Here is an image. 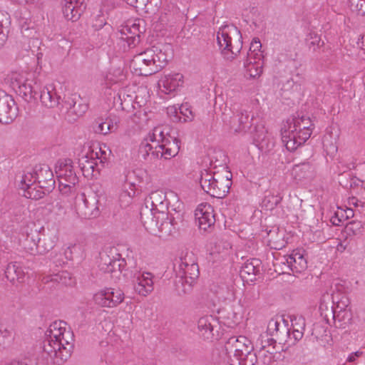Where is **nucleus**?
<instances>
[{
	"mask_svg": "<svg viewBox=\"0 0 365 365\" xmlns=\"http://www.w3.org/2000/svg\"><path fill=\"white\" fill-rule=\"evenodd\" d=\"M172 56L169 43H157L134 56L130 68L138 76H150L162 70Z\"/></svg>",
	"mask_w": 365,
	"mask_h": 365,
	"instance_id": "1",
	"label": "nucleus"
},
{
	"mask_svg": "<svg viewBox=\"0 0 365 365\" xmlns=\"http://www.w3.org/2000/svg\"><path fill=\"white\" fill-rule=\"evenodd\" d=\"M314 124L309 117L297 113L289 118L281 128L282 143L291 152L303 145L311 136Z\"/></svg>",
	"mask_w": 365,
	"mask_h": 365,
	"instance_id": "2",
	"label": "nucleus"
},
{
	"mask_svg": "<svg viewBox=\"0 0 365 365\" xmlns=\"http://www.w3.org/2000/svg\"><path fill=\"white\" fill-rule=\"evenodd\" d=\"M174 270L176 274L175 285L178 294L190 293L200 275L198 264L195 262L190 264L186 258H180L174 264Z\"/></svg>",
	"mask_w": 365,
	"mask_h": 365,
	"instance_id": "3",
	"label": "nucleus"
},
{
	"mask_svg": "<svg viewBox=\"0 0 365 365\" xmlns=\"http://www.w3.org/2000/svg\"><path fill=\"white\" fill-rule=\"evenodd\" d=\"M227 173V175L222 176L204 170L201 172L200 178L202 189L212 197L223 198L229 192L232 185V174Z\"/></svg>",
	"mask_w": 365,
	"mask_h": 365,
	"instance_id": "4",
	"label": "nucleus"
},
{
	"mask_svg": "<svg viewBox=\"0 0 365 365\" xmlns=\"http://www.w3.org/2000/svg\"><path fill=\"white\" fill-rule=\"evenodd\" d=\"M145 207L141 210L140 215L142 223L145 229L148 230L153 225H157L153 211L164 213L166 210L169 209V206L165 193L160 190L152 192L145 198Z\"/></svg>",
	"mask_w": 365,
	"mask_h": 365,
	"instance_id": "5",
	"label": "nucleus"
},
{
	"mask_svg": "<svg viewBox=\"0 0 365 365\" xmlns=\"http://www.w3.org/2000/svg\"><path fill=\"white\" fill-rule=\"evenodd\" d=\"M217 41L227 59L234 58L242 48V34L234 25L221 27L217 34Z\"/></svg>",
	"mask_w": 365,
	"mask_h": 365,
	"instance_id": "6",
	"label": "nucleus"
},
{
	"mask_svg": "<svg viewBox=\"0 0 365 365\" xmlns=\"http://www.w3.org/2000/svg\"><path fill=\"white\" fill-rule=\"evenodd\" d=\"M101 197V196L94 192H90L88 195L82 193L80 197L81 202L76 205L78 215L86 219L97 217L100 215Z\"/></svg>",
	"mask_w": 365,
	"mask_h": 365,
	"instance_id": "7",
	"label": "nucleus"
},
{
	"mask_svg": "<svg viewBox=\"0 0 365 365\" xmlns=\"http://www.w3.org/2000/svg\"><path fill=\"white\" fill-rule=\"evenodd\" d=\"M125 277L133 281L135 292L142 296H146L153 290V274L150 272L127 270Z\"/></svg>",
	"mask_w": 365,
	"mask_h": 365,
	"instance_id": "8",
	"label": "nucleus"
},
{
	"mask_svg": "<svg viewBox=\"0 0 365 365\" xmlns=\"http://www.w3.org/2000/svg\"><path fill=\"white\" fill-rule=\"evenodd\" d=\"M180 140L172 135L163 140L162 144L155 145V150L151 153V155L154 159H170L178 155L180 148Z\"/></svg>",
	"mask_w": 365,
	"mask_h": 365,
	"instance_id": "9",
	"label": "nucleus"
},
{
	"mask_svg": "<svg viewBox=\"0 0 365 365\" xmlns=\"http://www.w3.org/2000/svg\"><path fill=\"white\" fill-rule=\"evenodd\" d=\"M124 293L119 289L106 288L93 296L96 304L106 307H114L123 302Z\"/></svg>",
	"mask_w": 365,
	"mask_h": 365,
	"instance_id": "10",
	"label": "nucleus"
},
{
	"mask_svg": "<svg viewBox=\"0 0 365 365\" xmlns=\"http://www.w3.org/2000/svg\"><path fill=\"white\" fill-rule=\"evenodd\" d=\"M251 341L244 336H232L225 344V349L227 354H233L237 358H241L245 353L253 351Z\"/></svg>",
	"mask_w": 365,
	"mask_h": 365,
	"instance_id": "11",
	"label": "nucleus"
},
{
	"mask_svg": "<svg viewBox=\"0 0 365 365\" xmlns=\"http://www.w3.org/2000/svg\"><path fill=\"white\" fill-rule=\"evenodd\" d=\"M17 111L12 96L0 90V123L9 124L17 116Z\"/></svg>",
	"mask_w": 365,
	"mask_h": 365,
	"instance_id": "12",
	"label": "nucleus"
},
{
	"mask_svg": "<svg viewBox=\"0 0 365 365\" xmlns=\"http://www.w3.org/2000/svg\"><path fill=\"white\" fill-rule=\"evenodd\" d=\"M36 184L38 187L51 192L55 187V180L51 168L47 165H39L34 168Z\"/></svg>",
	"mask_w": 365,
	"mask_h": 365,
	"instance_id": "13",
	"label": "nucleus"
},
{
	"mask_svg": "<svg viewBox=\"0 0 365 365\" xmlns=\"http://www.w3.org/2000/svg\"><path fill=\"white\" fill-rule=\"evenodd\" d=\"M118 256V258H111L106 254L102 255L98 265L100 269L104 273L111 274L112 277H118L115 274H122L123 267H125L127 265V260L121 258L119 254Z\"/></svg>",
	"mask_w": 365,
	"mask_h": 365,
	"instance_id": "14",
	"label": "nucleus"
},
{
	"mask_svg": "<svg viewBox=\"0 0 365 365\" xmlns=\"http://www.w3.org/2000/svg\"><path fill=\"white\" fill-rule=\"evenodd\" d=\"M2 281L6 279L13 286L18 287L25 282L26 273L23 267L18 262H10L4 269Z\"/></svg>",
	"mask_w": 365,
	"mask_h": 365,
	"instance_id": "15",
	"label": "nucleus"
},
{
	"mask_svg": "<svg viewBox=\"0 0 365 365\" xmlns=\"http://www.w3.org/2000/svg\"><path fill=\"white\" fill-rule=\"evenodd\" d=\"M281 263L294 273H301L307 267V262L303 254L297 250H294L288 256H284Z\"/></svg>",
	"mask_w": 365,
	"mask_h": 365,
	"instance_id": "16",
	"label": "nucleus"
},
{
	"mask_svg": "<svg viewBox=\"0 0 365 365\" xmlns=\"http://www.w3.org/2000/svg\"><path fill=\"white\" fill-rule=\"evenodd\" d=\"M73 332L70 330H66V328H65V331H63V335L60 337L61 350L58 354L59 356L56 359V365L63 364L70 358L73 348ZM55 354H57L56 353Z\"/></svg>",
	"mask_w": 365,
	"mask_h": 365,
	"instance_id": "17",
	"label": "nucleus"
},
{
	"mask_svg": "<svg viewBox=\"0 0 365 365\" xmlns=\"http://www.w3.org/2000/svg\"><path fill=\"white\" fill-rule=\"evenodd\" d=\"M95 156L96 158H94L93 153H92L90 158L86 155L79 159L78 165L85 178H89L96 176L95 170H92L91 167L101 166L104 168V160H106V158L101 157L99 158L97 153H95Z\"/></svg>",
	"mask_w": 365,
	"mask_h": 365,
	"instance_id": "18",
	"label": "nucleus"
},
{
	"mask_svg": "<svg viewBox=\"0 0 365 365\" xmlns=\"http://www.w3.org/2000/svg\"><path fill=\"white\" fill-rule=\"evenodd\" d=\"M40 85L33 80H26L23 83H18V88L16 93L22 98L26 102L29 103L31 101H37L38 97V90Z\"/></svg>",
	"mask_w": 365,
	"mask_h": 365,
	"instance_id": "19",
	"label": "nucleus"
},
{
	"mask_svg": "<svg viewBox=\"0 0 365 365\" xmlns=\"http://www.w3.org/2000/svg\"><path fill=\"white\" fill-rule=\"evenodd\" d=\"M254 143L259 149L269 150L274 143L271 140L267 131L262 123H257L249 130Z\"/></svg>",
	"mask_w": 365,
	"mask_h": 365,
	"instance_id": "20",
	"label": "nucleus"
},
{
	"mask_svg": "<svg viewBox=\"0 0 365 365\" xmlns=\"http://www.w3.org/2000/svg\"><path fill=\"white\" fill-rule=\"evenodd\" d=\"M195 211V217L198 220V226L200 229L207 231L214 226L215 217L213 207L210 205H201Z\"/></svg>",
	"mask_w": 365,
	"mask_h": 365,
	"instance_id": "21",
	"label": "nucleus"
},
{
	"mask_svg": "<svg viewBox=\"0 0 365 365\" xmlns=\"http://www.w3.org/2000/svg\"><path fill=\"white\" fill-rule=\"evenodd\" d=\"M218 327L217 319L212 315H207L200 318L197 327L202 336L207 340H212L215 336V329Z\"/></svg>",
	"mask_w": 365,
	"mask_h": 365,
	"instance_id": "22",
	"label": "nucleus"
},
{
	"mask_svg": "<svg viewBox=\"0 0 365 365\" xmlns=\"http://www.w3.org/2000/svg\"><path fill=\"white\" fill-rule=\"evenodd\" d=\"M253 120L252 117L250 119V115L246 110L240 109L234 113L231 118V124L235 132H247L251 129V121Z\"/></svg>",
	"mask_w": 365,
	"mask_h": 365,
	"instance_id": "23",
	"label": "nucleus"
},
{
	"mask_svg": "<svg viewBox=\"0 0 365 365\" xmlns=\"http://www.w3.org/2000/svg\"><path fill=\"white\" fill-rule=\"evenodd\" d=\"M120 38L125 41L128 47L133 48L140 42V38L144 31L140 29V25L133 24L131 26H127L121 31Z\"/></svg>",
	"mask_w": 365,
	"mask_h": 365,
	"instance_id": "24",
	"label": "nucleus"
},
{
	"mask_svg": "<svg viewBox=\"0 0 365 365\" xmlns=\"http://www.w3.org/2000/svg\"><path fill=\"white\" fill-rule=\"evenodd\" d=\"M163 86L166 93H170L177 90L178 87L183 85V76L181 73H175L168 74L161 80Z\"/></svg>",
	"mask_w": 365,
	"mask_h": 365,
	"instance_id": "25",
	"label": "nucleus"
},
{
	"mask_svg": "<svg viewBox=\"0 0 365 365\" xmlns=\"http://www.w3.org/2000/svg\"><path fill=\"white\" fill-rule=\"evenodd\" d=\"M42 282L46 284L52 283L53 284L68 286L71 285L73 283V279L69 272L67 271H61L56 274L43 277Z\"/></svg>",
	"mask_w": 365,
	"mask_h": 365,
	"instance_id": "26",
	"label": "nucleus"
},
{
	"mask_svg": "<svg viewBox=\"0 0 365 365\" xmlns=\"http://www.w3.org/2000/svg\"><path fill=\"white\" fill-rule=\"evenodd\" d=\"M261 261L256 258L247 260L240 269V276L242 278H246L253 281L252 277L256 276L260 272Z\"/></svg>",
	"mask_w": 365,
	"mask_h": 365,
	"instance_id": "27",
	"label": "nucleus"
},
{
	"mask_svg": "<svg viewBox=\"0 0 365 365\" xmlns=\"http://www.w3.org/2000/svg\"><path fill=\"white\" fill-rule=\"evenodd\" d=\"M38 92V97L43 106L47 108H53L60 103V97L57 96L56 92L53 90H49L48 88L44 87L41 88L40 86Z\"/></svg>",
	"mask_w": 365,
	"mask_h": 365,
	"instance_id": "28",
	"label": "nucleus"
},
{
	"mask_svg": "<svg viewBox=\"0 0 365 365\" xmlns=\"http://www.w3.org/2000/svg\"><path fill=\"white\" fill-rule=\"evenodd\" d=\"M59 171V177L61 180H64L65 182L70 183V185H76L78 182V178L73 170L71 160H65V163L60 166Z\"/></svg>",
	"mask_w": 365,
	"mask_h": 365,
	"instance_id": "29",
	"label": "nucleus"
},
{
	"mask_svg": "<svg viewBox=\"0 0 365 365\" xmlns=\"http://www.w3.org/2000/svg\"><path fill=\"white\" fill-rule=\"evenodd\" d=\"M287 326L284 319L272 318L268 322L267 331L265 333L271 336H275L277 337L282 334L286 333L289 334V329Z\"/></svg>",
	"mask_w": 365,
	"mask_h": 365,
	"instance_id": "30",
	"label": "nucleus"
},
{
	"mask_svg": "<svg viewBox=\"0 0 365 365\" xmlns=\"http://www.w3.org/2000/svg\"><path fill=\"white\" fill-rule=\"evenodd\" d=\"M173 130L165 125H158L153 128L152 133L148 135V140L152 143H156L158 144H162L163 140L168 139L172 135Z\"/></svg>",
	"mask_w": 365,
	"mask_h": 365,
	"instance_id": "31",
	"label": "nucleus"
},
{
	"mask_svg": "<svg viewBox=\"0 0 365 365\" xmlns=\"http://www.w3.org/2000/svg\"><path fill=\"white\" fill-rule=\"evenodd\" d=\"M61 342H59L58 341L48 339L47 338L43 341V354H46L47 356L50 357L52 363L56 365V359H57L58 356H59V354H58L61 350Z\"/></svg>",
	"mask_w": 365,
	"mask_h": 365,
	"instance_id": "32",
	"label": "nucleus"
},
{
	"mask_svg": "<svg viewBox=\"0 0 365 365\" xmlns=\"http://www.w3.org/2000/svg\"><path fill=\"white\" fill-rule=\"evenodd\" d=\"M56 237L55 235L42 234L41 237L38 238L36 243V250L40 254H44L51 250L56 245Z\"/></svg>",
	"mask_w": 365,
	"mask_h": 365,
	"instance_id": "33",
	"label": "nucleus"
},
{
	"mask_svg": "<svg viewBox=\"0 0 365 365\" xmlns=\"http://www.w3.org/2000/svg\"><path fill=\"white\" fill-rule=\"evenodd\" d=\"M254 62H251L252 59L246 57L244 60L243 66L246 71V74L250 78L259 76L262 73L263 59L253 58Z\"/></svg>",
	"mask_w": 365,
	"mask_h": 365,
	"instance_id": "34",
	"label": "nucleus"
},
{
	"mask_svg": "<svg viewBox=\"0 0 365 365\" xmlns=\"http://www.w3.org/2000/svg\"><path fill=\"white\" fill-rule=\"evenodd\" d=\"M86 5H78V8L76 9L75 14H72V11L74 9V4L73 1H66L63 6L62 11L64 17L67 20L75 22L79 19L81 15L86 9Z\"/></svg>",
	"mask_w": 365,
	"mask_h": 365,
	"instance_id": "35",
	"label": "nucleus"
},
{
	"mask_svg": "<svg viewBox=\"0 0 365 365\" xmlns=\"http://www.w3.org/2000/svg\"><path fill=\"white\" fill-rule=\"evenodd\" d=\"M66 323L63 321L54 322L46 331V338L48 339L56 340L61 342V338L65 331Z\"/></svg>",
	"mask_w": 365,
	"mask_h": 365,
	"instance_id": "36",
	"label": "nucleus"
},
{
	"mask_svg": "<svg viewBox=\"0 0 365 365\" xmlns=\"http://www.w3.org/2000/svg\"><path fill=\"white\" fill-rule=\"evenodd\" d=\"M352 314L350 310H336L335 318H334V325L336 328L345 329L351 324Z\"/></svg>",
	"mask_w": 365,
	"mask_h": 365,
	"instance_id": "37",
	"label": "nucleus"
},
{
	"mask_svg": "<svg viewBox=\"0 0 365 365\" xmlns=\"http://www.w3.org/2000/svg\"><path fill=\"white\" fill-rule=\"evenodd\" d=\"M323 148L327 155L333 158L337 153L336 138L332 133H327L322 139Z\"/></svg>",
	"mask_w": 365,
	"mask_h": 365,
	"instance_id": "38",
	"label": "nucleus"
},
{
	"mask_svg": "<svg viewBox=\"0 0 365 365\" xmlns=\"http://www.w3.org/2000/svg\"><path fill=\"white\" fill-rule=\"evenodd\" d=\"M282 197L279 194H274L271 191H266L262 201V207L267 210H272L282 201Z\"/></svg>",
	"mask_w": 365,
	"mask_h": 365,
	"instance_id": "39",
	"label": "nucleus"
},
{
	"mask_svg": "<svg viewBox=\"0 0 365 365\" xmlns=\"http://www.w3.org/2000/svg\"><path fill=\"white\" fill-rule=\"evenodd\" d=\"M156 222L157 225H153L150 229L155 226L157 227L160 233V237H161L173 235L179 229V227L174 225L173 222H171L170 219L169 220L168 217L165 220L163 221L159 226L157 220Z\"/></svg>",
	"mask_w": 365,
	"mask_h": 365,
	"instance_id": "40",
	"label": "nucleus"
},
{
	"mask_svg": "<svg viewBox=\"0 0 365 365\" xmlns=\"http://www.w3.org/2000/svg\"><path fill=\"white\" fill-rule=\"evenodd\" d=\"M257 356V359L265 365H274V362L282 361L284 358L282 353H274V355H272V353L264 350H258Z\"/></svg>",
	"mask_w": 365,
	"mask_h": 365,
	"instance_id": "41",
	"label": "nucleus"
},
{
	"mask_svg": "<svg viewBox=\"0 0 365 365\" xmlns=\"http://www.w3.org/2000/svg\"><path fill=\"white\" fill-rule=\"evenodd\" d=\"M312 165L309 162H304L295 165L293 168V173L295 178L302 180L308 178L312 173Z\"/></svg>",
	"mask_w": 365,
	"mask_h": 365,
	"instance_id": "42",
	"label": "nucleus"
},
{
	"mask_svg": "<svg viewBox=\"0 0 365 365\" xmlns=\"http://www.w3.org/2000/svg\"><path fill=\"white\" fill-rule=\"evenodd\" d=\"M262 43L259 38H254L250 43L249 51L247 52V57L249 59L257 58L263 59V51H261Z\"/></svg>",
	"mask_w": 365,
	"mask_h": 365,
	"instance_id": "43",
	"label": "nucleus"
},
{
	"mask_svg": "<svg viewBox=\"0 0 365 365\" xmlns=\"http://www.w3.org/2000/svg\"><path fill=\"white\" fill-rule=\"evenodd\" d=\"M149 141L150 140L147 136L139 145L138 155L144 160H148L149 158L150 160H155L151 155V153L155 150V146L150 144Z\"/></svg>",
	"mask_w": 365,
	"mask_h": 365,
	"instance_id": "44",
	"label": "nucleus"
},
{
	"mask_svg": "<svg viewBox=\"0 0 365 365\" xmlns=\"http://www.w3.org/2000/svg\"><path fill=\"white\" fill-rule=\"evenodd\" d=\"M332 302L336 304V310H348L350 304L349 297L345 294H331Z\"/></svg>",
	"mask_w": 365,
	"mask_h": 365,
	"instance_id": "45",
	"label": "nucleus"
},
{
	"mask_svg": "<svg viewBox=\"0 0 365 365\" xmlns=\"http://www.w3.org/2000/svg\"><path fill=\"white\" fill-rule=\"evenodd\" d=\"M9 214L12 217L14 222L19 223L25 218L26 209L24 205L16 203L9 209Z\"/></svg>",
	"mask_w": 365,
	"mask_h": 365,
	"instance_id": "46",
	"label": "nucleus"
},
{
	"mask_svg": "<svg viewBox=\"0 0 365 365\" xmlns=\"http://www.w3.org/2000/svg\"><path fill=\"white\" fill-rule=\"evenodd\" d=\"M88 110V104L83 102V99L78 95V100H76V103L73 106L72 109L70 110L71 115H74L73 118V120H76L77 118L82 116Z\"/></svg>",
	"mask_w": 365,
	"mask_h": 365,
	"instance_id": "47",
	"label": "nucleus"
},
{
	"mask_svg": "<svg viewBox=\"0 0 365 365\" xmlns=\"http://www.w3.org/2000/svg\"><path fill=\"white\" fill-rule=\"evenodd\" d=\"M321 316L323 317L327 324H331L334 323V318H335L336 309L333 307H329L327 305L321 303L319 306Z\"/></svg>",
	"mask_w": 365,
	"mask_h": 365,
	"instance_id": "48",
	"label": "nucleus"
},
{
	"mask_svg": "<svg viewBox=\"0 0 365 365\" xmlns=\"http://www.w3.org/2000/svg\"><path fill=\"white\" fill-rule=\"evenodd\" d=\"M306 43L309 50H312L313 51H315L317 48L324 45V42L322 41L320 36L315 33L309 34L306 38Z\"/></svg>",
	"mask_w": 365,
	"mask_h": 365,
	"instance_id": "49",
	"label": "nucleus"
},
{
	"mask_svg": "<svg viewBox=\"0 0 365 365\" xmlns=\"http://www.w3.org/2000/svg\"><path fill=\"white\" fill-rule=\"evenodd\" d=\"M345 230L349 235H357L364 231V224L359 220H352L346 225Z\"/></svg>",
	"mask_w": 365,
	"mask_h": 365,
	"instance_id": "50",
	"label": "nucleus"
},
{
	"mask_svg": "<svg viewBox=\"0 0 365 365\" xmlns=\"http://www.w3.org/2000/svg\"><path fill=\"white\" fill-rule=\"evenodd\" d=\"M14 335L11 330L4 329H0V349H5L9 346L14 340Z\"/></svg>",
	"mask_w": 365,
	"mask_h": 365,
	"instance_id": "51",
	"label": "nucleus"
},
{
	"mask_svg": "<svg viewBox=\"0 0 365 365\" xmlns=\"http://www.w3.org/2000/svg\"><path fill=\"white\" fill-rule=\"evenodd\" d=\"M35 170L33 173H27L22 175L20 184V188L26 191L29 187H33L36 183Z\"/></svg>",
	"mask_w": 365,
	"mask_h": 365,
	"instance_id": "52",
	"label": "nucleus"
},
{
	"mask_svg": "<svg viewBox=\"0 0 365 365\" xmlns=\"http://www.w3.org/2000/svg\"><path fill=\"white\" fill-rule=\"evenodd\" d=\"M48 193V192L43 189L39 188L37 190L36 186H33L29 187V190L25 191L24 195L28 198L38 200L43 197V196Z\"/></svg>",
	"mask_w": 365,
	"mask_h": 365,
	"instance_id": "53",
	"label": "nucleus"
},
{
	"mask_svg": "<svg viewBox=\"0 0 365 365\" xmlns=\"http://www.w3.org/2000/svg\"><path fill=\"white\" fill-rule=\"evenodd\" d=\"M76 100H78V94L73 93L68 96H65L62 100V107L67 110L68 115H71L70 110L72 109L76 103Z\"/></svg>",
	"mask_w": 365,
	"mask_h": 365,
	"instance_id": "54",
	"label": "nucleus"
},
{
	"mask_svg": "<svg viewBox=\"0 0 365 365\" xmlns=\"http://www.w3.org/2000/svg\"><path fill=\"white\" fill-rule=\"evenodd\" d=\"M244 358H237L240 360L239 364L240 365H256L258 361L257 356L256 353L252 351L249 352V354L245 353L243 355Z\"/></svg>",
	"mask_w": 365,
	"mask_h": 365,
	"instance_id": "55",
	"label": "nucleus"
},
{
	"mask_svg": "<svg viewBox=\"0 0 365 365\" xmlns=\"http://www.w3.org/2000/svg\"><path fill=\"white\" fill-rule=\"evenodd\" d=\"M93 129L96 133L106 135L110 132V128L105 125L103 118H97L92 124Z\"/></svg>",
	"mask_w": 365,
	"mask_h": 365,
	"instance_id": "56",
	"label": "nucleus"
},
{
	"mask_svg": "<svg viewBox=\"0 0 365 365\" xmlns=\"http://www.w3.org/2000/svg\"><path fill=\"white\" fill-rule=\"evenodd\" d=\"M178 212H172L171 211L168 212V218L171 222H173L174 225L179 227L180 224L183 222V212H182V210L180 207V205L178 206Z\"/></svg>",
	"mask_w": 365,
	"mask_h": 365,
	"instance_id": "57",
	"label": "nucleus"
},
{
	"mask_svg": "<svg viewBox=\"0 0 365 365\" xmlns=\"http://www.w3.org/2000/svg\"><path fill=\"white\" fill-rule=\"evenodd\" d=\"M291 321L293 330L299 329V331H304L306 324L305 319L303 317H294Z\"/></svg>",
	"mask_w": 365,
	"mask_h": 365,
	"instance_id": "58",
	"label": "nucleus"
},
{
	"mask_svg": "<svg viewBox=\"0 0 365 365\" xmlns=\"http://www.w3.org/2000/svg\"><path fill=\"white\" fill-rule=\"evenodd\" d=\"M326 332V329L322 327L321 324L316 323L313 324V329L311 334L314 336L315 339H319L320 337L323 336L324 333Z\"/></svg>",
	"mask_w": 365,
	"mask_h": 365,
	"instance_id": "59",
	"label": "nucleus"
},
{
	"mask_svg": "<svg viewBox=\"0 0 365 365\" xmlns=\"http://www.w3.org/2000/svg\"><path fill=\"white\" fill-rule=\"evenodd\" d=\"M344 218V210H341L340 212L337 211L331 217L330 222L334 226H339L343 222Z\"/></svg>",
	"mask_w": 365,
	"mask_h": 365,
	"instance_id": "60",
	"label": "nucleus"
},
{
	"mask_svg": "<svg viewBox=\"0 0 365 365\" xmlns=\"http://www.w3.org/2000/svg\"><path fill=\"white\" fill-rule=\"evenodd\" d=\"M269 336L268 334L264 333V334H261L259 339L257 341V347L259 348V350H266L270 346V344L268 343L267 340L265 337Z\"/></svg>",
	"mask_w": 365,
	"mask_h": 365,
	"instance_id": "61",
	"label": "nucleus"
},
{
	"mask_svg": "<svg viewBox=\"0 0 365 365\" xmlns=\"http://www.w3.org/2000/svg\"><path fill=\"white\" fill-rule=\"evenodd\" d=\"M180 113L187 118L186 120L191 121L193 119V114L190 108L187 105H182L180 108Z\"/></svg>",
	"mask_w": 365,
	"mask_h": 365,
	"instance_id": "62",
	"label": "nucleus"
},
{
	"mask_svg": "<svg viewBox=\"0 0 365 365\" xmlns=\"http://www.w3.org/2000/svg\"><path fill=\"white\" fill-rule=\"evenodd\" d=\"M351 6H354L356 9L361 13V15L365 16V10L363 8L365 6V0H351Z\"/></svg>",
	"mask_w": 365,
	"mask_h": 365,
	"instance_id": "63",
	"label": "nucleus"
},
{
	"mask_svg": "<svg viewBox=\"0 0 365 365\" xmlns=\"http://www.w3.org/2000/svg\"><path fill=\"white\" fill-rule=\"evenodd\" d=\"M93 27L95 30H99L102 29L103 27H105L106 29H111L112 27L110 24L105 22L103 19L99 18L96 19V23L93 25Z\"/></svg>",
	"mask_w": 365,
	"mask_h": 365,
	"instance_id": "64",
	"label": "nucleus"
}]
</instances>
